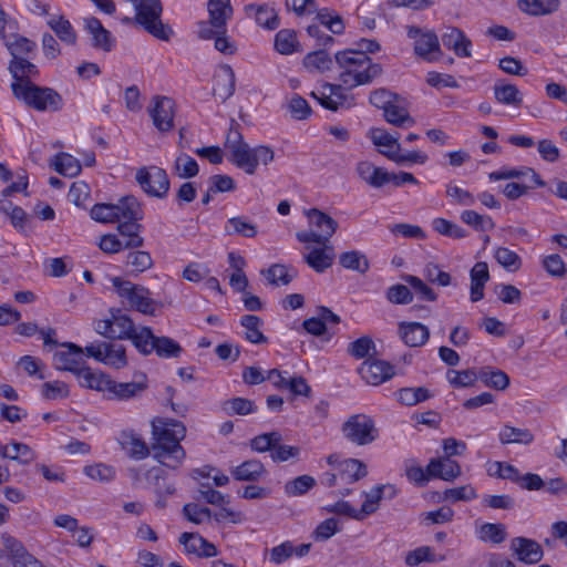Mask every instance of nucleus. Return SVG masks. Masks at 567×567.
Here are the masks:
<instances>
[{
  "label": "nucleus",
  "instance_id": "dca6fc26",
  "mask_svg": "<svg viewBox=\"0 0 567 567\" xmlns=\"http://www.w3.org/2000/svg\"><path fill=\"white\" fill-rule=\"evenodd\" d=\"M509 548L517 560L526 565L537 564L544 556L538 542L523 536L512 538Z\"/></svg>",
  "mask_w": 567,
  "mask_h": 567
},
{
  "label": "nucleus",
  "instance_id": "58836bf2",
  "mask_svg": "<svg viewBox=\"0 0 567 567\" xmlns=\"http://www.w3.org/2000/svg\"><path fill=\"white\" fill-rule=\"evenodd\" d=\"M307 216L310 225L317 228V233L327 235V238L330 240L338 228V223L331 216L317 208L309 209Z\"/></svg>",
  "mask_w": 567,
  "mask_h": 567
},
{
  "label": "nucleus",
  "instance_id": "b1692460",
  "mask_svg": "<svg viewBox=\"0 0 567 567\" xmlns=\"http://www.w3.org/2000/svg\"><path fill=\"white\" fill-rule=\"evenodd\" d=\"M146 388L144 381L116 382L110 378L105 396L109 400L125 401L138 396Z\"/></svg>",
  "mask_w": 567,
  "mask_h": 567
},
{
  "label": "nucleus",
  "instance_id": "393cba45",
  "mask_svg": "<svg viewBox=\"0 0 567 567\" xmlns=\"http://www.w3.org/2000/svg\"><path fill=\"white\" fill-rule=\"evenodd\" d=\"M442 43L460 58H470L472 55V41L458 28H446V31L442 34Z\"/></svg>",
  "mask_w": 567,
  "mask_h": 567
},
{
  "label": "nucleus",
  "instance_id": "9b49d317",
  "mask_svg": "<svg viewBox=\"0 0 567 567\" xmlns=\"http://www.w3.org/2000/svg\"><path fill=\"white\" fill-rule=\"evenodd\" d=\"M135 178L147 195L161 199L167 196L169 178L165 169L158 166L141 167Z\"/></svg>",
  "mask_w": 567,
  "mask_h": 567
},
{
  "label": "nucleus",
  "instance_id": "c03bdc74",
  "mask_svg": "<svg viewBox=\"0 0 567 567\" xmlns=\"http://www.w3.org/2000/svg\"><path fill=\"white\" fill-rule=\"evenodd\" d=\"M224 229L226 235H239L246 238H254L257 235V226L245 216L229 218Z\"/></svg>",
  "mask_w": 567,
  "mask_h": 567
},
{
  "label": "nucleus",
  "instance_id": "a878e982",
  "mask_svg": "<svg viewBox=\"0 0 567 567\" xmlns=\"http://www.w3.org/2000/svg\"><path fill=\"white\" fill-rule=\"evenodd\" d=\"M236 76L233 68L224 64L214 75L213 93L221 102L227 101L235 92Z\"/></svg>",
  "mask_w": 567,
  "mask_h": 567
},
{
  "label": "nucleus",
  "instance_id": "2f4dec72",
  "mask_svg": "<svg viewBox=\"0 0 567 567\" xmlns=\"http://www.w3.org/2000/svg\"><path fill=\"white\" fill-rule=\"evenodd\" d=\"M334 259V249L332 246L326 244L321 248H313L305 256V260L309 267L317 272H323L330 268Z\"/></svg>",
  "mask_w": 567,
  "mask_h": 567
},
{
  "label": "nucleus",
  "instance_id": "20e7f679",
  "mask_svg": "<svg viewBox=\"0 0 567 567\" xmlns=\"http://www.w3.org/2000/svg\"><path fill=\"white\" fill-rule=\"evenodd\" d=\"M134 10V21L154 38L168 41L173 30L168 24L163 23V6L161 0H126Z\"/></svg>",
  "mask_w": 567,
  "mask_h": 567
},
{
  "label": "nucleus",
  "instance_id": "338daca9",
  "mask_svg": "<svg viewBox=\"0 0 567 567\" xmlns=\"http://www.w3.org/2000/svg\"><path fill=\"white\" fill-rule=\"evenodd\" d=\"M262 275L266 277L268 282L274 286H286L293 278V276L289 274L288 268L280 264L270 266L267 270L262 271Z\"/></svg>",
  "mask_w": 567,
  "mask_h": 567
},
{
  "label": "nucleus",
  "instance_id": "774afa93",
  "mask_svg": "<svg viewBox=\"0 0 567 567\" xmlns=\"http://www.w3.org/2000/svg\"><path fill=\"white\" fill-rule=\"evenodd\" d=\"M126 264L132 267L133 272L140 274L146 271L153 266V259L150 252L136 250L127 255Z\"/></svg>",
  "mask_w": 567,
  "mask_h": 567
},
{
  "label": "nucleus",
  "instance_id": "7c9ffc66",
  "mask_svg": "<svg viewBox=\"0 0 567 567\" xmlns=\"http://www.w3.org/2000/svg\"><path fill=\"white\" fill-rule=\"evenodd\" d=\"M337 471L340 482L343 484L354 483L368 474L365 464L357 458H347L339 462Z\"/></svg>",
  "mask_w": 567,
  "mask_h": 567
},
{
  "label": "nucleus",
  "instance_id": "c85d7f7f",
  "mask_svg": "<svg viewBox=\"0 0 567 567\" xmlns=\"http://www.w3.org/2000/svg\"><path fill=\"white\" fill-rule=\"evenodd\" d=\"M234 480L239 482H258L267 473L265 465L258 460H247L230 470Z\"/></svg>",
  "mask_w": 567,
  "mask_h": 567
},
{
  "label": "nucleus",
  "instance_id": "9d476101",
  "mask_svg": "<svg viewBox=\"0 0 567 567\" xmlns=\"http://www.w3.org/2000/svg\"><path fill=\"white\" fill-rule=\"evenodd\" d=\"M341 432L346 440L359 446L369 445L379 436L375 422L367 414H353L349 416L343 422Z\"/></svg>",
  "mask_w": 567,
  "mask_h": 567
},
{
  "label": "nucleus",
  "instance_id": "13d9d810",
  "mask_svg": "<svg viewBox=\"0 0 567 567\" xmlns=\"http://www.w3.org/2000/svg\"><path fill=\"white\" fill-rule=\"evenodd\" d=\"M174 171L178 177L188 179L195 177L199 168L197 162L192 156L186 153H181L175 159Z\"/></svg>",
  "mask_w": 567,
  "mask_h": 567
},
{
  "label": "nucleus",
  "instance_id": "f704fd0d",
  "mask_svg": "<svg viewBox=\"0 0 567 567\" xmlns=\"http://www.w3.org/2000/svg\"><path fill=\"white\" fill-rule=\"evenodd\" d=\"M385 121L398 127H411L415 124L414 118L410 115L409 111L403 106V100L399 96V102H393L389 107L383 111Z\"/></svg>",
  "mask_w": 567,
  "mask_h": 567
},
{
  "label": "nucleus",
  "instance_id": "bf43d9fd",
  "mask_svg": "<svg viewBox=\"0 0 567 567\" xmlns=\"http://www.w3.org/2000/svg\"><path fill=\"white\" fill-rule=\"evenodd\" d=\"M478 379L487 386L496 390H505L509 384L508 375L501 370L482 369Z\"/></svg>",
  "mask_w": 567,
  "mask_h": 567
},
{
  "label": "nucleus",
  "instance_id": "aec40b11",
  "mask_svg": "<svg viewBox=\"0 0 567 567\" xmlns=\"http://www.w3.org/2000/svg\"><path fill=\"white\" fill-rule=\"evenodd\" d=\"M117 442L125 454L136 461L144 460L152 453L143 437L133 430H123L117 436Z\"/></svg>",
  "mask_w": 567,
  "mask_h": 567
},
{
  "label": "nucleus",
  "instance_id": "e433bc0d",
  "mask_svg": "<svg viewBox=\"0 0 567 567\" xmlns=\"http://www.w3.org/2000/svg\"><path fill=\"white\" fill-rule=\"evenodd\" d=\"M207 8L212 27L215 29H225L226 22L233 12L229 0H209Z\"/></svg>",
  "mask_w": 567,
  "mask_h": 567
},
{
  "label": "nucleus",
  "instance_id": "3c124183",
  "mask_svg": "<svg viewBox=\"0 0 567 567\" xmlns=\"http://www.w3.org/2000/svg\"><path fill=\"white\" fill-rule=\"evenodd\" d=\"M339 264L349 270L365 274L370 268L367 256L359 250H350L339 256Z\"/></svg>",
  "mask_w": 567,
  "mask_h": 567
},
{
  "label": "nucleus",
  "instance_id": "a18cd8bd",
  "mask_svg": "<svg viewBox=\"0 0 567 567\" xmlns=\"http://www.w3.org/2000/svg\"><path fill=\"white\" fill-rule=\"evenodd\" d=\"M240 324L245 328L247 341L260 344L267 342V337L261 332L262 320L255 315H245L240 318Z\"/></svg>",
  "mask_w": 567,
  "mask_h": 567
},
{
  "label": "nucleus",
  "instance_id": "e2e57ef3",
  "mask_svg": "<svg viewBox=\"0 0 567 567\" xmlns=\"http://www.w3.org/2000/svg\"><path fill=\"white\" fill-rule=\"evenodd\" d=\"M34 457V452L27 444L14 441L9 444V451H4V458L17 461L23 465L31 463Z\"/></svg>",
  "mask_w": 567,
  "mask_h": 567
},
{
  "label": "nucleus",
  "instance_id": "de8ad7c7",
  "mask_svg": "<svg viewBox=\"0 0 567 567\" xmlns=\"http://www.w3.org/2000/svg\"><path fill=\"white\" fill-rule=\"evenodd\" d=\"M477 537L484 543L498 545L507 537L506 527L502 523H483L477 529Z\"/></svg>",
  "mask_w": 567,
  "mask_h": 567
},
{
  "label": "nucleus",
  "instance_id": "cd10ccee",
  "mask_svg": "<svg viewBox=\"0 0 567 567\" xmlns=\"http://www.w3.org/2000/svg\"><path fill=\"white\" fill-rule=\"evenodd\" d=\"M399 333L403 342L409 347H421L430 338V331L426 326L420 322H401Z\"/></svg>",
  "mask_w": 567,
  "mask_h": 567
},
{
  "label": "nucleus",
  "instance_id": "0eeeda50",
  "mask_svg": "<svg viewBox=\"0 0 567 567\" xmlns=\"http://www.w3.org/2000/svg\"><path fill=\"white\" fill-rule=\"evenodd\" d=\"M90 216L99 223H117L122 217L143 218L144 212L134 196H124L117 204H95Z\"/></svg>",
  "mask_w": 567,
  "mask_h": 567
},
{
  "label": "nucleus",
  "instance_id": "39448f33",
  "mask_svg": "<svg viewBox=\"0 0 567 567\" xmlns=\"http://www.w3.org/2000/svg\"><path fill=\"white\" fill-rule=\"evenodd\" d=\"M13 95L40 112H56L63 107V99L54 89L35 84H11Z\"/></svg>",
  "mask_w": 567,
  "mask_h": 567
},
{
  "label": "nucleus",
  "instance_id": "4be33fe9",
  "mask_svg": "<svg viewBox=\"0 0 567 567\" xmlns=\"http://www.w3.org/2000/svg\"><path fill=\"white\" fill-rule=\"evenodd\" d=\"M141 219L122 217V220L117 221L120 239L127 249L141 248L144 245V238L141 236L143 226L138 223Z\"/></svg>",
  "mask_w": 567,
  "mask_h": 567
},
{
  "label": "nucleus",
  "instance_id": "1a4fd4ad",
  "mask_svg": "<svg viewBox=\"0 0 567 567\" xmlns=\"http://www.w3.org/2000/svg\"><path fill=\"white\" fill-rule=\"evenodd\" d=\"M135 348L144 355L155 352L159 358L165 359L178 358L183 352V348L178 342L169 337L154 336L150 327H142L140 329V337H137Z\"/></svg>",
  "mask_w": 567,
  "mask_h": 567
},
{
  "label": "nucleus",
  "instance_id": "052dcab7",
  "mask_svg": "<svg viewBox=\"0 0 567 567\" xmlns=\"http://www.w3.org/2000/svg\"><path fill=\"white\" fill-rule=\"evenodd\" d=\"M461 220L478 231L492 230L495 227L489 216L481 215L475 210H464L461 214Z\"/></svg>",
  "mask_w": 567,
  "mask_h": 567
},
{
  "label": "nucleus",
  "instance_id": "09e8293b",
  "mask_svg": "<svg viewBox=\"0 0 567 567\" xmlns=\"http://www.w3.org/2000/svg\"><path fill=\"white\" fill-rule=\"evenodd\" d=\"M559 0H519L522 11L530 16L550 14L558 10Z\"/></svg>",
  "mask_w": 567,
  "mask_h": 567
},
{
  "label": "nucleus",
  "instance_id": "a211bd4d",
  "mask_svg": "<svg viewBox=\"0 0 567 567\" xmlns=\"http://www.w3.org/2000/svg\"><path fill=\"white\" fill-rule=\"evenodd\" d=\"M61 346L66 348V350L54 353L53 362L55 368L76 374L85 365L83 348L71 342L62 343Z\"/></svg>",
  "mask_w": 567,
  "mask_h": 567
},
{
  "label": "nucleus",
  "instance_id": "423d86ee",
  "mask_svg": "<svg viewBox=\"0 0 567 567\" xmlns=\"http://www.w3.org/2000/svg\"><path fill=\"white\" fill-rule=\"evenodd\" d=\"M109 313V318L94 323V330L111 340H131L135 347L140 330L132 318L120 308H111Z\"/></svg>",
  "mask_w": 567,
  "mask_h": 567
},
{
  "label": "nucleus",
  "instance_id": "412c9836",
  "mask_svg": "<svg viewBox=\"0 0 567 567\" xmlns=\"http://www.w3.org/2000/svg\"><path fill=\"white\" fill-rule=\"evenodd\" d=\"M245 13L248 18L254 19L259 27L266 30H276L280 24L277 11L269 3L247 4L245 7Z\"/></svg>",
  "mask_w": 567,
  "mask_h": 567
},
{
  "label": "nucleus",
  "instance_id": "2eb2a0df",
  "mask_svg": "<svg viewBox=\"0 0 567 567\" xmlns=\"http://www.w3.org/2000/svg\"><path fill=\"white\" fill-rule=\"evenodd\" d=\"M1 544L8 551L12 567H45L25 549L19 539L8 533L1 534Z\"/></svg>",
  "mask_w": 567,
  "mask_h": 567
},
{
  "label": "nucleus",
  "instance_id": "f257e3e1",
  "mask_svg": "<svg viewBox=\"0 0 567 567\" xmlns=\"http://www.w3.org/2000/svg\"><path fill=\"white\" fill-rule=\"evenodd\" d=\"M152 456L159 464L171 470L178 468L185 456L181 441L186 435V427L181 421L155 417L152 421Z\"/></svg>",
  "mask_w": 567,
  "mask_h": 567
},
{
  "label": "nucleus",
  "instance_id": "0e129e2a",
  "mask_svg": "<svg viewBox=\"0 0 567 567\" xmlns=\"http://www.w3.org/2000/svg\"><path fill=\"white\" fill-rule=\"evenodd\" d=\"M494 257L502 267L511 272L517 271L522 266L520 257L506 247H498L495 250Z\"/></svg>",
  "mask_w": 567,
  "mask_h": 567
},
{
  "label": "nucleus",
  "instance_id": "8fccbe9b",
  "mask_svg": "<svg viewBox=\"0 0 567 567\" xmlns=\"http://www.w3.org/2000/svg\"><path fill=\"white\" fill-rule=\"evenodd\" d=\"M333 64L332 59L326 50H317L303 58V65L309 72L323 73L329 71Z\"/></svg>",
  "mask_w": 567,
  "mask_h": 567
},
{
  "label": "nucleus",
  "instance_id": "c9c22d12",
  "mask_svg": "<svg viewBox=\"0 0 567 567\" xmlns=\"http://www.w3.org/2000/svg\"><path fill=\"white\" fill-rule=\"evenodd\" d=\"M100 362L114 369H122L127 364L125 348L122 344L102 342Z\"/></svg>",
  "mask_w": 567,
  "mask_h": 567
},
{
  "label": "nucleus",
  "instance_id": "6e6552de",
  "mask_svg": "<svg viewBox=\"0 0 567 567\" xmlns=\"http://www.w3.org/2000/svg\"><path fill=\"white\" fill-rule=\"evenodd\" d=\"M112 285L117 295L127 300L132 309L143 315L155 316L158 302L150 297V289L128 280H123L120 277L112 278Z\"/></svg>",
  "mask_w": 567,
  "mask_h": 567
},
{
  "label": "nucleus",
  "instance_id": "69168bd1",
  "mask_svg": "<svg viewBox=\"0 0 567 567\" xmlns=\"http://www.w3.org/2000/svg\"><path fill=\"white\" fill-rule=\"evenodd\" d=\"M432 226L439 234L451 238L461 239L467 236V231L464 228L445 218L433 219Z\"/></svg>",
  "mask_w": 567,
  "mask_h": 567
},
{
  "label": "nucleus",
  "instance_id": "f3484780",
  "mask_svg": "<svg viewBox=\"0 0 567 567\" xmlns=\"http://www.w3.org/2000/svg\"><path fill=\"white\" fill-rule=\"evenodd\" d=\"M84 30L91 37V45L103 52H111L116 44L115 38L105 29L102 22L95 17H86L83 19Z\"/></svg>",
  "mask_w": 567,
  "mask_h": 567
},
{
  "label": "nucleus",
  "instance_id": "ddd939ff",
  "mask_svg": "<svg viewBox=\"0 0 567 567\" xmlns=\"http://www.w3.org/2000/svg\"><path fill=\"white\" fill-rule=\"evenodd\" d=\"M408 37L414 40V52L427 62L437 60L435 53H441L437 35L433 31H423L421 28L411 25L408 28Z\"/></svg>",
  "mask_w": 567,
  "mask_h": 567
},
{
  "label": "nucleus",
  "instance_id": "5701e85b",
  "mask_svg": "<svg viewBox=\"0 0 567 567\" xmlns=\"http://www.w3.org/2000/svg\"><path fill=\"white\" fill-rule=\"evenodd\" d=\"M179 543L184 546V550L187 554L207 558L217 555L216 546L197 533H183L179 536Z\"/></svg>",
  "mask_w": 567,
  "mask_h": 567
},
{
  "label": "nucleus",
  "instance_id": "5fc2aeb1",
  "mask_svg": "<svg viewBox=\"0 0 567 567\" xmlns=\"http://www.w3.org/2000/svg\"><path fill=\"white\" fill-rule=\"evenodd\" d=\"M53 165L59 174L66 177H75L81 172L79 159L66 153L58 154Z\"/></svg>",
  "mask_w": 567,
  "mask_h": 567
},
{
  "label": "nucleus",
  "instance_id": "603ef678",
  "mask_svg": "<svg viewBox=\"0 0 567 567\" xmlns=\"http://www.w3.org/2000/svg\"><path fill=\"white\" fill-rule=\"evenodd\" d=\"M316 485V478L311 475L305 474L288 481L284 486V491L287 496L297 497L307 494Z\"/></svg>",
  "mask_w": 567,
  "mask_h": 567
},
{
  "label": "nucleus",
  "instance_id": "680f3d73",
  "mask_svg": "<svg viewBox=\"0 0 567 567\" xmlns=\"http://www.w3.org/2000/svg\"><path fill=\"white\" fill-rule=\"evenodd\" d=\"M381 153L386 156L389 159L393 161L399 165H403L405 163L410 164H424L427 161V155L420 151H412L405 154H402L401 151H381Z\"/></svg>",
  "mask_w": 567,
  "mask_h": 567
},
{
  "label": "nucleus",
  "instance_id": "f8f14e48",
  "mask_svg": "<svg viewBox=\"0 0 567 567\" xmlns=\"http://www.w3.org/2000/svg\"><path fill=\"white\" fill-rule=\"evenodd\" d=\"M148 114L153 125L162 133L174 127L175 103L171 97L155 95L148 106Z\"/></svg>",
  "mask_w": 567,
  "mask_h": 567
},
{
  "label": "nucleus",
  "instance_id": "6ab92c4d",
  "mask_svg": "<svg viewBox=\"0 0 567 567\" xmlns=\"http://www.w3.org/2000/svg\"><path fill=\"white\" fill-rule=\"evenodd\" d=\"M358 372L371 385H379L394 375L393 367L378 359L365 360L358 369Z\"/></svg>",
  "mask_w": 567,
  "mask_h": 567
},
{
  "label": "nucleus",
  "instance_id": "4d7b16f0",
  "mask_svg": "<svg viewBox=\"0 0 567 567\" xmlns=\"http://www.w3.org/2000/svg\"><path fill=\"white\" fill-rule=\"evenodd\" d=\"M396 396L402 404L412 406L430 399L431 393L424 386L402 388L396 392Z\"/></svg>",
  "mask_w": 567,
  "mask_h": 567
},
{
  "label": "nucleus",
  "instance_id": "72a5a7b5",
  "mask_svg": "<svg viewBox=\"0 0 567 567\" xmlns=\"http://www.w3.org/2000/svg\"><path fill=\"white\" fill-rule=\"evenodd\" d=\"M4 44L12 55V60L32 59L37 51L35 42L21 35H13L12 38L6 39Z\"/></svg>",
  "mask_w": 567,
  "mask_h": 567
},
{
  "label": "nucleus",
  "instance_id": "37998d69",
  "mask_svg": "<svg viewBox=\"0 0 567 567\" xmlns=\"http://www.w3.org/2000/svg\"><path fill=\"white\" fill-rule=\"evenodd\" d=\"M165 475V471L159 466H153L144 473L146 482L154 486V491L159 497L175 493V486L164 482Z\"/></svg>",
  "mask_w": 567,
  "mask_h": 567
},
{
  "label": "nucleus",
  "instance_id": "ea45409f",
  "mask_svg": "<svg viewBox=\"0 0 567 567\" xmlns=\"http://www.w3.org/2000/svg\"><path fill=\"white\" fill-rule=\"evenodd\" d=\"M493 91L495 100L501 104L520 106L523 103L522 94L514 84L497 82Z\"/></svg>",
  "mask_w": 567,
  "mask_h": 567
},
{
  "label": "nucleus",
  "instance_id": "7ed1b4c3",
  "mask_svg": "<svg viewBox=\"0 0 567 567\" xmlns=\"http://www.w3.org/2000/svg\"><path fill=\"white\" fill-rule=\"evenodd\" d=\"M352 51L344 50L336 54V62L343 71L340 74V82L348 89L371 83L378 78L382 68L372 63L368 55L359 54V58L351 56Z\"/></svg>",
  "mask_w": 567,
  "mask_h": 567
},
{
  "label": "nucleus",
  "instance_id": "6e6d98bb",
  "mask_svg": "<svg viewBox=\"0 0 567 567\" xmlns=\"http://www.w3.org/2000/svg\"><path fill=\"white\" fill-rule=\"evenodd\" d=\"M223 410L228 415H248L256 412L254 401L246 398H233L223 403Z\"/></svg>",
  "mask_w": 567,
  "mask_h": 567
},
{
  "label": "nucleus",
  "instance_id": "79ce46f5",
  "mask_svg": "<svg viewBox=\"0 0 567 567\" xmlns=\"http://www.w3.org/2000/svg\"><path fill=\"white\" fill-rule=\"evenodd\" d=\"M502 444L528 445L534 441V434L528 429L504 425L498 434Z\"/></svg>",
  "mask_w": 567,
  "mask_h": 567
},
{
  "label": "nucleus",
  "instance_id": "f03ea898",
  "mask_svg": "<svg viewBox=\"0 0 567 567\" xmlns=\"http://www.w3.org/2000/svg\"><path fill=\"white\" fill-rule=\"evenodd\" d=\"M224 146L228 153V161L248 175L255 174L259 164L266 166L275 158V152L270 146L258 145L250 147L244 141L243 134L233 125L229 128Z\"/></svg>",
  "mask_w": 567,
  "mask_h": 567
},
{
  "label": "nucleus",
  "instance_id": "bb28decb",
  "mask_svg": "<svg viewBox=\"0 0 567 567\" xmlns=\"http://www.w3.org/2000/svg\"><path fill=\"white\" fill-rule=\"evenodd\" d=\"M427 473L432 478H441L451 482L461 475V466L456 461L450 457L432 458L427 464Z\"/></svg>",
  "mask_w": 567,
  "mask_h": 567
},
{
  "label": "nucleus",
  "instance_id": "4468645a",
  "mask_svg": "<svg viewBox=\"0 0 567 567\" xmlns=\"http://www.w3.org/2000/svg\"><path fill=\"white\" fill-rule=\"evenodd\" d=\"M344 86L341 84L324 83L321 91L312 92L311 96L317 99L319 103L327 110L337 111L339 107H351L354 104V97L346 93Z\"/></svg>",
  "mask_w": 567,
  "mask_h": 567
},
{
  "label": "nucleus",
  "instance_id": "c756f323",
  "mask_svg": "<svg viewBox=\"0 0 567 567\" xmlns=\"http://www.w3.org/2000/svg\"><path fill=\"white\" fill-rule=\"evenodd\" d=\"M9 71L12 74V84H34L31 80L39 75V70L30 59L11 60L9 63Z\"/></svg>",
  "mask_w": 567,
  "mask_h": 567
},
{
  "label": "nucleus",
  "instance_id": "4c0bfd02",
  "mask_svg": "<svg viewBox=\"0 0 567 567\" xmlns=\"http://www.w3.org/2000/svg\"><path fill=\"white\" fill-rule=\"evenodd\" d=\"M79 383L82 386L93 389L106 393L110 377L102 372H94L89 367L84 365L76 374Z\"/></svg>",
  "mask_w": 567,
  "mask_h": 567
},
{
  "label": "nucleus",
  "instance_id": "49530a36",
  "mask_svg": "<svg viewBox=\"0 0 567 567\" xmlns=\"http://www.w3.org/2000/svg\"><path fill=\"white\" fill-rule=\"evenodd\" d=\"M48 25L54 31L58 38L66 44H75L76 33L71 22L63 16H53L48 21Z\"/></svg>",
  "mask_w": 567,
  "mask_h": 567
},
{
  "label": "nucleus",
  "instance_id": "a19ab883",
  "mask_svg": "<svg viewBox=\"0 0 567 567\" xmlns=\"http://www.w3.org/2000/svg\"><path fill=\"white\" fill-rule=\"evenodd\" d=\"M275 50L282 54L289 55L300 51V43L297 34L291 29H281L275 35Z\"/></svg>",
  "mask_w": 567,
  "mask_h": 567
},
{
  "label": "nucleus",
  "instance_id": "473e14b6",
  "mask_svg": "<svg viewBox=\"0 0 567 567\" xmlns=\"http://www.w3.org/2000/svg\"><path fill=\"white\" fill-rule=\"evenodd\" d=\"M530 176L533 182L538 187H544L546 183L540 178V176L530 167H520V168H509L503 167L498 171L492 172L488 174V179L492 182L496 181H506L514 178H523L526 176Z\"/></svg>",
  "mask_w": 567,
  "mask_h": 567
},
{
  "label": "nucleus",
  "instance_id": "864d4df0",
  "mask_svg": "<svg viewBox=\"0 0 567 567\" xmlns=\"http://www.w3.org/2000/svg\"><path fill=\"white\" fill-rule=\"evenodd\" d=\"M383 172V168L374 166L369 161H361L357 165V173L360 178L374 188L382 187Z\"/></svg>",
  "mask_w": 567,
  "mask_h": 567
}]
</instances>
